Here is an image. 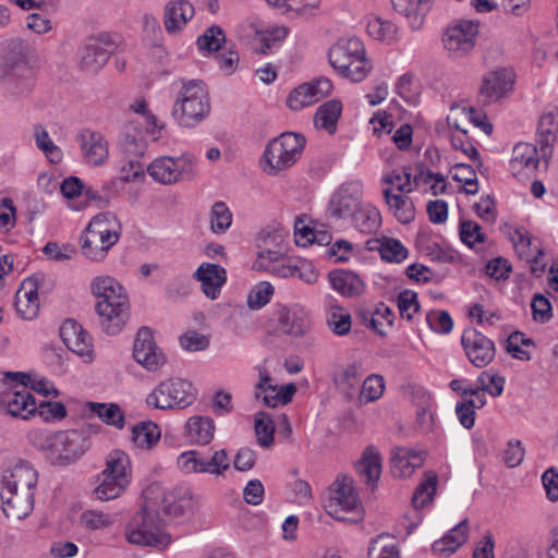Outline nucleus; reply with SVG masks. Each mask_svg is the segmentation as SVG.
<instances>
[{
    "mask_svg": "<svg viewBox=\"0 0 558 558\" xmlns=\"http://www.w3.org/2000/svg\"><path fill=\"white\" fill-rule=\"evenodd\" d=\"M142 547L165 550L172 542L171 534L165 530L166 521L161 513L170 518H181L191 508L192 492L185 486H175L166 490L158 481L142 492Z\"/></svg>",
    "mask_w": 558,
    "mask_h": 558,
    "instance_id": "obj_1",
    "label": "nucleus"
},
{
    "mask_svg": "<svg viewBox=\"0 0 558 558\" xmlns=\"http://www.w3.org/2000/svg\"><path fill=\"white\" fill-rule=\"evenodd\" d=\"M38 474L27 463H19L2 475L0 499L7 518L22 520L34 508V492Z\"/></svg>",
    "mask_w": 558,
    "mask_h": 558,
    "instance_id": "obj_2",
    "label": "nucleus"
},
{
    "mask_svg": "<svg viewBox=\"0 0 558 558\" xmlns=\"http://www.w3.org/2000/svg\"><path fill=\"white\" fill-rule=\"evenodd\" d=\"M97 299L96 312L101 328L108 335L119 333L130 318V301L125 289L113 277L99 276L90 283Z\"/></svg>",
    "mask_w": 558,
    "mask_h": 558,
    "instance_id": "obj_3",
    "label": "nucleus"
},
{
    "mask_svg": "<svg viewBox=\"0 0 558 558\" xmlns=\"http://www.w3.org/2000/svg\"><path fill=\"white\" fill-rule=\"evenodd\" d=\"M538 134L539 149L531 143H519L513 147L510 166L514 175H519L521 171H525L526 175L534 174L542 160L544 167H547L550 147L556 140L555 120L551 114L541 119Z\"/></svg>",
    "mask_w": 558,
    "mask_h": 558,
    "instance_id": "obj_4",
    "label": "nucleus"
},
{
    "mask_svg": "<svg viewBox=\"0 0 558 558\" xmlns=\"http://www.w3.org/2000/svg\"><path fill=\"white\" fill-rule=\"evenodd\" d=\"M119 239L120 225L116 217L110 213L98 214L81 235L82 253L90 260H102Z\"/></svg>",
    "mask_w": 558,
    "mask_h": 558,
    "instance_id": "obj_5",
    "label": "nucleus"
},
{
    "mask_svg": "<svg viewBox=\"0 0 558 558\" xmlns=\"http://www.w3.org/2000/svg\"><path fill=\"white\" fill-rule=\"evenodd\" d=\"M330 65L353 82L363 81L372 70L361 39H339L329 50Z\"/></svg>",
    "mask_w": 558,
    "mask_h": 558,
    "instance_id": "obj_6",
    "label": "nucleus"
},
{
    "mask_svg": "<svg viewBox=\"0 0 558 558\" xmlns=\"http://www.w3.org/2000/svg\"><path fill=\"white\" fill-rule=\"evenodd\" d=\"M140 122L128 120L118 137L119 157L116 161V179L121 183L136 182L140 178Z\"/></svg>",
    "mask_w": 558,
    "mask_h": 558,
    "instance_id": "obj_7",
    "label": "nucleus"
},
{
    "mask_svg": "<svg viewBox=\"0 0 558 558\" xmlns=\"http://www.w3.org/2000/svg\"><path fill=\"white\" fill-rule=\"evenodd\" d=\"M326 510L338 521L356 523L363 519V506L352 477L348 475L337 477L329 488Z\"/></svg>",
    "mask_w": 558,
    "mask_h": 558,
    "instance_id": "obj_8",
    "label": "nucleus"
},
{
    "mask_svg": "<svg viewBox=\"0 0 558 558\" xmlns=\"http://www.w3.org/2000/svg\"><path fill=\"white\" fill-rule=\"evenodd\" d=\"M98 480L99 484L94 489L96 499L108 501L120 497L131 483L128 454L121 450L110 452L106 459V468Z\"/></svg>",
    "mask_w": 558,
    "mask_h": 558,
    "instance_id": "obj_9",
    "label": "nucleus"
},
{
    "mask_svg": "<svg viewBox=\"0 0 558 558\" xmlns=\"http://www.w3.org/2000/svg\"><path fill=\"white\" fill-rule=\"evenodd\" d=\"M11 387L0 391V413L27 420L37 411V403L28 390L31 375L22 372L8 373Z\"/></svg>",
    "mask_w": 558,
    "mask_h": 558,
    "instance_id": "obj_10",
    "label": "nucleus"
},
{
    "mask_svg": "<svg viewBox=\"0 0 558 558\" xmlns=\"http://www.w3.org/2000/svg\"><path fill=\"white\" fill-rule=\"evenodd\" d=\"M210 110L208 95L202 81L183 82L173 107V116L182 126H194Z\"/></svg>",
    "mask_w": 558,
    "mask_h": 558,
    "instance_id": "obj_11",
    "label": "nucleus"
},
{
    "mask_svg": "<svg viewBox=\"0 0 558 558\" xmlns=\"http://www.w3.org/2000/svg\"><path fill=\"white\" fill-rule=\"evenodd\" d=\"M305 146V137L298 133L284 132L271 140L264 153L269 174H277L291 167L300 157Z\"/></svg>",
    "mask_w": 558,
    "mask_h": 558,
    "instance_id": "obj_12",
    "label": "nucleus"
},
{
    "mask_svg": "<svg viewBox=\"0 0 558 558\" xmlns=\"http://www.w3.org/2000/svg\"><path fill=\"white\" fill-rule=\"evenodd\" d=\"M193 384L182 378L161 381L146 398V403L156 409H185L196 400Z\"/></svg>",
    "mask_w": 558,
    "mask_h": 558,
    "instance_id": "obj_13",
    "label": "nucleus"
},
{
    "mask_svg": "<svg viewBox=\"0 0 558 558\" xmlns=\"http://www.w3.org/2000/svg\"><path fill=\"white\" fill-rule=\"evenodd\" d=\"M43 449L52 463L68 464L83 456L86 439L77 430H62L47 436Z\"/></svg>",
    "mask_w": 558,
    "mask_h": 558,
    "instance_id": "obj_14",
    "label": "nucleus"
},
{
    "mask_svg": "<svg viewBox=\"0 0 558 558\" xmlns=\"http://www.w3.org/2000/svg\"><path fill=\"white\" fill-rule=\"evenodd\" d=\"M276 322L274 332L292 337H302L311 328L310 313L301 305L290 307L278 305L272 313L271 322Z\"/></svg>",
    "mask_w": 558,
    "mask_h": 558,
    "instance_id": "obj_15",
    "label": "nucleus"
},
{
    "mask_svg": "<svg viewBox=\"0 0 558 558\" xmlns=\"http://www.w3.org/2000/svg\"><path fill=\"white\" fill-rule=\"evenodd\" d=\"M478 24L461 20L450 25L444 35L445 48L457 57L469 53L475 46Z\"/></svg>",
    "mask_w": 558,
    "mask_h": 558,
    "instance_id": "obj_16",
    "label": "nucleus"
},
{
    "mask_svg": "<svg viewBox=\"0 0 558 558\" xmlns=\"http://www.w3.org/2000/svg\"><path fill=\"white\" fill-rule=\"evenodd\" d=\"M461 343L469 361L478 368L487 366L495 357L496 348L493 340L476 329L464 330Z\"/></svg>",
    "mask_w": 558,
    "mask_h": 558,
    "instance_id": "obj_17",
    "label": "nucleus"
},
{
    "mask_svg": "<svg viewBox=\"0 0 558 558\" xmlns=\"http://www.w3.org/2000/svg\"><path fill=\"white\" fill-rule=\"evenodd\" d=\"M84 161L93 167H100L109 159V143L106 136L92 129H83L76 136Z\"/></svg>",
    "mask_w": 558,
    "mask_h": 558,
    "instance_id": "obj_18",
    "label": "nucleus"
},
{
    "mask_svg": "<svg viewBox=\"0 0 558 558\" xmlns=\"http://www.w3.org/2000/svg\"><path fill=\"white\" fill-rule=\"evenodd\" d=\"M114 41L108 34L90 38L80 51V64L84 71L96 72L108 61Z\"/></svg>",
    "mask_w": 558,
    "mask_h": 558,
    "instance_id": "obj_19",
    "label": "nucleus"
},
{
    "mask_svg": "<svg viewBox=\"0 0 558 558\" xmlns=\"http://www.w3.org/2000/svg\"><path fill=\"white\" fill-rule=\"evenodd\" d=\"M60 337L65 347L81 356L85 363L94 360L92 338L74 319H66L60 327Z\"/></svg>",
    "mask_w": 558,
    "mask_h": 558,
    "instance_id": "obj_20",
    "label": "nucleus"
},
{
    "mask_svg": "<svg viewBox=\"0 0 558 558\" xmlns=\"http://www.w3.org/2000/svg\"><path fill=\"white\" fill-rule=\"evenodd\" d=\"M514 74L511 70L499 68L486 73L482 78L480 96L484 104H493L512 89Z\"/></svg>",
    "mask_w": 558,
    "mask_h": 558,
    "instance_id": "obj_21",
    "label": "nucleus"
},
{
    "mask_svg": "<svg viewBox=\"0 0 558 558\" xmlns=\"http://www.w3.org/2000/svg\"><path fill=\"white\" fill-rule=\"evenodd\" d=\"M182 160V157H158L147 167V172L154 181L160 184L170 185L178 183L184 177V167L181 166Z\"/></svg>",
    "mask_w": 558,
    "mask_h": 558,
    "instance_id": "obj_22",
    "label": "nucleus"
},
{
    "mask_svg": "<svg viewBox=\"0 0 558 558\" xmlns=\"http://www.w3.org/2000/svg\"><path fill=\"white\" fill-rule=\"evenodd\" d=\"M195 9L187 0H171L163 9V25L168 34L180 33L193 19Z\"/></svg>",
    "mask_w": 558,
    "mask_h": 558,
    "instance_id": "obj_23",
    "label": "nucleus"
},
{
    "mask_svg": "<svg viewBox=\"0 0 558 558\" xmlns=\"http://www.w3.org/2000/svg\"><path fill=\"white\" fill-rule=\"evenodd\" d=\"M194 278L201 282L204 294L216 300L227 281V272L220 265L204 263L195 271Z\"/></svg>",
    "mask_w": 558,
    "mask_h": 558,
    "instance_id": "obj_24",
    "label": "nucleus"
},
{
    "mask_svg": "<svg viewBox=\"0 0 558 558\" xmlns=\"http://www.w3.org/2000/svg\"><path fill=\"white\" fill-rule=\"evenodd\" d=\"M424 452L396 448L391 453V473L395 477H409L424 463Z\"/></svg>",
    "mask_w": 558,
    "mask_h": 558,
    "instance_id": "obj_25",
    "label": "nucleus"
},
{
    "mask_svg": "<svg viewBox=\"0 0 558 558\" xmlns=\"http://www.w3.org/2000/svg\"><path fill=\"white\" fill-rule=\"evenodd\" d=\"M142 367L148 372H158L168 363L163 350L156 343L153 330L142 326Z\"/></svg>",
    "mask_w": 558,
    "mask_h": 558,
    "instance_id": "obj_26",
    "label": "nucleus"
},
{
    "mask_svg": "<svg viewBox=\"0 0 558 558\" xmlns=\"http://www.w3.org/2000/svg\"><path fill=\"white\" fill-rule=\"evenodd\" d=\"M15 308L23 319L32 320L37 317L39 313V298L37 286L34 281H23L15 294Z\"/></svg>",
    "mask_w": 558,
    "mask_h": 558,
    "instance_id": "obj_27",
    "label": "nucleus"
},
{
    "mask_svg": "<svg viewBox=\"0 0 558 558\" xmlns=\"http://www.w3.org/2000/svg\"><path fill=\"white\" fill-rule=\"evenodd\" d=\"M367 251H378L381 259L388 263H401L408 257V248L397 239L383 236L369 239L365 243Z\"/></svg>",
    "mask_w": 558,
    "mask_h": 558,
    "instance_id": "obj_28",
    "label": "nucleus"
},
{
    "mask_svg": "<svg viewBox=\"0 0 558 558\" xmlns=\"http://www.w3.org/2000/svg\"><path fill=\"white\" fill-rule=\"evenodd\" d=\"M355 470L365 484L374 487L381 473V457L378 451L372 446L367 447L355 463Z\"/></svg>",
    "mask_w": 558,
    "mask_h": 558,
    "instance_id": "obj_29",
    "label": "nucleus"
},
{
    "mask_svg": "<svg viewBox=\"0 0 558 558\" xmlns=\"http://www.w3.org/2000/svg\"><path fill=\"white\" fill-rule=\"evenodd\" d=\"M510 240L518 256L527 263L537 264L539 258L544 256V251L541 247H533V238L523 227L515 228L510 234Z\"/></svg>",
    "mask_w": 558,
    "mask_h": 558,
    "instance_id": "obj_30",
    "label": "nucleus"
},
{
    "mask_svg": "<svg viewBox=\"0 0 558 558\" xmlns=\"http://www.w3.org/2000/svg\"><path fill=\"white\" fill-rule=\"evenodd\" d=\"M332 288L344 296L360 295L364 291L362 279L350 270H333L328 275Z\"/></svg>",
    "mask_w": 558,
    "mask_h": 558,
    "instance_id": "obj_31",
    "label": "nucleus"
},
{
    "mask_svg": "<svg viewBox=\"0 0 558 558\" xmlns=\"http://www.w3.org/2000/svg\"><path fill=\"white\" fill-rule=\"evenodd\" d=\"M359 207V197L351 193L349 189L341 187L332 195L329 202L328 211L331 217L339 219L348 216L352 217Z\"/></svg>",
    "mask_w": 558,
    "mask_h": 558,
    "instance_id": "obj_32",
    "label": "nucleus"
},
{
    "mask_svg": "<svg viewBox=\"0 0 558 558\" xmlns=\"http://www.w3.org/2000/svg\"><path fill=\"white\" fill-rule=\"evenodd\" d=\"M186 435L194 444L207 445L215 435V422L209 416L190 417L185 425Z\"/></svg>",
    "mask_w": 558,
    "mask_h": 558,
    "instance_id": "obj_33",
    "label": "nucleus"
},
{
    "mask_svg": "<svg viewBox=\"0 0 558 558\" xmlns=\"http://www.w3.org/2000/svg\"><path fill=\"white\" fill-rule=\"evenodd\" d=\"M86 408L106 425L117 429L124 428L125 417L119 404L89 401L86 403Z\"/></svg>",
    "mask_w": 558,
    "mask_h": 558,
    "instance_id": "obj_34",
    "label": "nucleus"
},
{
    "mask_svg": "<svg viewBox=\"0 0 558 558\" xmlns=\"http://www.w3.org/2000/svg\"><path fill=\"white\" fill-rule=\"evenodd\" d=\"M342 112V104L339 100H328L320 105L314 116L316 129L325 130L333 134L337 130V122Z\"/></svg>",
    "mask_w": 558,
    "mask_h": 558,
    "instance_id": "obj_35",
    "label": "nucleus"
},
{
    "mask_svg": "<svg viewBox=\"0 0 558 558\" xmlns=\"http://www.w3.org/2000/svg\"><path fill=\"white\" fill-rule=\"evenodd\" d=\"M468 537V521L463 520L451 529L447 535L436 541L432 549L439 555H450L454 553L462 544L465 543Z\"/></svg>",
    "mask_w": 558,
    "mask_h": 558,
    "instance_id": "obj_36",
    "label": "nucleus"
},
{
    "mask_svg": "<svg viewBox=\"0 0 558 558\" xmlns=\"http://www.w3.org/2000/svg\"><path fill=\"white\" fill-rule=\"evenodd\" d=\"M434 0H390L392 9L411 20L413 24L421 25L423 17L432 9Z\"/></svg>",
    "mask_w": 558,
    "mask_h": 558,
    "instance_id": "obj_37",
    "label": "nucleus"
},
{
    "mask_svg": "<svg viewBox=\"0 0 558 558\" xmlns=\"http://www.w3.org/2000/svg\"><path fill=\"white\" fill-rule=\"evenodd\" d=\"M384 197L399 222L405 225L414 219L415 208L411 198L400 194H392L389 189L384 190Z\"/></svg>",
    "mask_w": 558,
    "mask_h": 558,
    "instance_id": "obj_38",
    "label": "nucleus"
},
{
    "mask_svg": "<svg viewBox=\"0 0 558 558\" xmlns=\"http://www.w3.org/2000/svg\"><path fill=\"white\" fill-rule=\"evenodd\" d=\"M352 221L356 230L365 234H371L380 228L381 216L377 208L371 205H360L352 216Z\"/></svg>",
    "mask_w": 558,
    "mask_h": 558,
    "instance_id": "obj_39",
    "label": "nucleus"
},
{
    "mask_svg": "<svg viewBox=\"0 0 558 558\" xmlns=\"http://www.w3.org/2000/svg\"><path fill=\"white\" fill-rule=\"evenodd\" d=\"M5 64L15 74L17 70H22L24 77L27 81H33L35 76L34 69L29 65V59L26 48L22 44L14 45L13 48L5 54Z\"/></svg>",
    "mask_w": 558,
    "mask_h": 558,
    "instance_id": "obj_40",
    "label": "nucleus"
},
{
    "mask_svg": "<svg viewBox=\"0 0 558 558\" xmlns=\"http://www.w3.org/2000/svg\"><path fill=\"white\" fill-rule=\"evenodd\" d=\"M34 137L36 146L51 163H59L63 158L62 149L53 143L48 131L43 125H35Z\"/></svg>",
    "mask_w": 558,
    "mask_h": 558,
    "instance_id": "obj_41",
    "label": "nucleus"
},
{
    "mask_svg": "<svg viewBox=\"0 0 558 558\" xmlns=\"http://www.w3.org/2000/svg\"><path fill=\"white\" fill-rule=\"evenodd\" d=\"M366 29L371 37L381 43L391 44L397 38L398 28L395 23L379 16L371 17Z\"/></svg>",
    "mask_w": 558,
    "mask_h": 558,
    "instance_id": "obj_42",
    "label": "nucleus"
},
{
    "mask_svg": "<svg viewBox=\"0 0 558 558\" xmlns=\"http://www.w3.org/2000/svg\"><path fill=\"white\" fill-rule=\"evenodd\" d=\"M225 31L219 25H211L197 38V47L203 53L219 51L226 43Z\"/></svg>",
    "mask_w": 558,
    "mask_h": 558,
    "instance_id": "obj_43",
    "label": "nucleus"
},
{
    "mask_svg": "<svg viewBox=\"0 0 558 558\" xmlns=\"http://www.w3.org/2000/svg\"><path fill=\"white\" fill-rule=\"evenodd\" d=\"M114 515L101 510L88 509L82 512L80 522L88 531L106 530L113 525Z\"/></svg>",
    "mask_w": 558,
    "mask_h": 558,
    "instance_id": "obj_44",
    "label": "nucleus"
},
{
    "mask_svg": "<svg viewBox=\"0 0 558 558\" xmlns=\"http://www.w3.org/2000/svg\"><path fill=\"white\" fill-rule=\"evenodd\" d=\"M437 483L438 477L434 472L425 474V481L415 488L412 497V504L415 508H423L433 500Z\"/></svg>",
    "mask_w": 558,
    "mask_h": 558,
    "instance_id": "obj_45",
    "label": "nucleus"
},
{
    "mask_svg": "<svg viewBox=\"0 0 558 558\" xmlns=\"http://www.w3.org/2000/svg\"><path fill=\"white\" fill-rule=\"evenodd\" d=\"M278 276L282 278L298 277L306 283H314L318 279V272L314 269L312 264L302 262L300 265H281L276 268Z\"/></svg>",
    "mask_w": 558,
    "mask_h": 558,
    "instance_id": "obj_46",
    "label": "nucleus"
},
{
    "mask_svg": "<svg viewBox=\"0 0 558 558\" xmlns=\"http://www.w3.org/2000/svg\"><path fill=\"white\" fill-rule=\"evenodd\" d=\"M275 424L269 414L258 412L255 418V434L257 442L268 448L274 442Z\"/></svg>",
    "mask_w": 558,
    "mask_h": 558,
    "instance_id": "obj_47",
    "label": "nucleus"
},
{
    "mask_svg": "<svg viewBox=\"0 0 558 558\" xmlns=\"http://www.w3.org/2000/svg\"><path fill=\"white\" fill-rule=\"evenodd\" d=\"M232 222V214L226 203L217 202L210 211V229L215 233H223Z\"/></svg>",
    "mask_w": 558,
    "mask_h": 558,
    "instance_id": "obj_48",
    "label": "nucleus"
},
{
    "mask_svg": "<svg viewBox=\"0 0 558 558\" xmlns=\"http://www.w3.org/2000/svg\"><path fill=\"white\" fill-rule=\"evenodd\" d=\"M178 464L186 473H210L208 460L201 458L194 450L181 453Z\"/></svg>",
    "mask_w": 558,
    "mask_h": 558,
    "instance_id": "obj_49",
    "label": "nucleus"
},
{
    "mask_svg": "<svg viewBox=\"0 0 558 558\" xmlns=\"http://www.w3.org/2000/svg\"><path fill=\"white\" fill-rule=\"evenodd\" d=\"M274 291V287L269 282H259L247 294V306L251 310H259L264 307L269 303Z\"/></svg>",
    "mask_w": 558,
    "mask_h": 558,
    "instance_id": "obj_50",
    "label": "nucleus"
},
{
    "mask_svg": "<svg viewBox=\"0 0 558 558\" xmlns=\"http://www.w3.org/2000/svg\"><path fill=\"white\" fill-rule=\"evenodd\" d=\"M328 326L330 329L339 335H347L351 329V315L340 306H332L328 316Z\"/></svg>",
    "mask_w": 558,
    "mask_h": 558,
    "instance_id": "obj_51",
    "label": "nucleus"
},
{
    "mask_svg": "<svg viewBox=\"0 0 558 558\" xmlns=\"http://www.w3.org/2000/svg\"><path fill=\"white\" fill-rule=\"evenodd\" d=\"M288 35V28L284 26L274 27L266 33H257L260 40V47L256 48L255 51L258 53L267 54L272 47L283 40Z\"/></svg>",
    "mask_w": 558,
    "mask_h": 558,
    "instance_id": "obj_52",
    "label": "nucleus"
},
{
    "mask_svg": "<svg viewBox=\"0 0 558 558\" xmlns=\"http://www.w3.org/2000/svg\"><path fill=\"white\" fill-rule=\"evenodd\" d=\"M400 316L411 320L413 315L420 310L417 294L411 290H404L399 293L397 299Z\"/></svg>",
    "mask_w": 558,
    "mask_h": 558,
    "instance_id": "obj_53",
    "label": "nucleus"
},
{
    "mask_svg": "<svg viewBox=\"0 0 558 558\" xmlns=\"http://www.w3.org/2000/svg\"><path fill=\"white\" fill-rule=\"evenodd\" d=\"M258 267L270 271L278 276L276 268L281 265H287L283 259V254L279 250H263L258 253L257 262Z\"/></svg>",
    "mask_w": 558,
    "mask_h": 558,
    "instance_id": "obj_54",
    "label": "nucleus"
},
{
    "mask_svg": "<svg viewBox=\"0 0 558 558\" xmlns=\"http://www.w3.org/2000/svg\"><path fill=\"white\" fill-rule=\"evenodd\" d=\"M142 119L146 133L151 136L153 142H157L161 137L166 125L148 109L144 100H142Z\"/></svg>",
    "mask_w": 558,
    "mask_h": 558,
    "instance_id": "obj_55",
    "label": "nucleus"
},
{
    "mask_svg": "<svg viewBox=\"0 0 558 558\" xmlns=\"http://www.w3.org/2000/svg\"><path fill=\"white\" fill-rule=\"evenodd\" d=\"M385 381L380 375L368 376L361 387V398L366 401H375L383 396Z\"/></svg>",
    "mask_w": 558,
    "mask_h": 558,
    "instance_id": "obj_56",
    "label": "nucleus"
},
{
    "mask_svg": "<svg viewBox=\"0 0 558 558\" xmlns=\"http://www.w3.org/2000/svg\"><path fill=\"white\" fill-rule=\"evenodd\" d=\"M460 238L464 244L473 247L475 243L484 242L485 234L478 223L468 220L460 223Z\"/></svg>",
    "mask_w": 558,
    "mask_h": 558,
    "instance_id": "obj_57",
    "label": "nucleus"
},
{
    "mask_svg": "<svg viewBox=\"0 0 558 558\" xmlns=\"http://www.w3.org/2000/svg\"><path fill=\"white\" fill-rule=\"evenodd\" d=\"M296 392V386L293 383L280 386V389L275 395L263 396V403L269 408L284 405L289 403Z\"/></svg>",
    "mask_w": 558,
    "mask_h": 558,
    "instance_id": "obj_58",
    "label": "nucleus"
},
{
    "mask_svg": "<svg viewBox=\"0 0 558 558\" xmlns=\"http://www.w3.org/2000/svg\"><path fill=\"white\" fill-rule=\"evenodd\" d=\"M429 327L439 333H448L453 327L451 316L447 311H433L426 316Z\"/></svg>",
    "mask_w": 558,
    "mask_h": 558,
    "instance_id": "obj_59",
    "label": "nucleus"
},
{
    "mask_svg": "<svg viewBox=\"0 0 558 558\" xmlns=\"http://www.w3.org/2000/svg\"><path fill=\"white\" fill-rule=\"evenodd\" d=\"M303 85H307L310 88V90L306 92L311 100H313V105L328 97L332 90V83L327 77H319L312 82L304 83Z\"/></svg>",
    "mask_w": 558,
    "mask_h": 558,
    "instance_id": "obj_60",
    "label": "nucleus"
},
{
    "mask_svg": "<svg viewBox=\"0 0 558 558\" xmlns=\"http://www.w3.org/2000/svg\"><path fill=\"white\" fill-rule=\"evenodd\" d=\"M180 344L186 351H203L208 348L209 338L195 330H191L180 337Z\"/></svg>",
    "mask_w": 558,
    "mask_h": 558,
    "instance_id": "obj_61",
    "label": "nucleus"
},
{
    "mask_svg": "<svg viewBox=\"0 0 558 558\" xmlns=\"http://www.w3.org/2000/svg\"><path fill=\"white\" fill-rule=\"evenodd\" d=\"M532 314L533 318L536 322L546 323L553 316V308L549 300L545 298L543 294H535L533 296L532 303Z\"/></svg>",
    "mask_w": 558,
    "mask_h": 558,
    "instance_id": "obj_62",
    "label": "nucleus"
},
{
    "mask_svg": "<svg viewBox=\"0 0 558 558\" xmlns=\"http://www.w3.org/2000/svg\"><path fill=\"white\" fill-rule=\"evenodd\" d=\"M37 411L45 421L62 420L68 414L63 403L52 401L40 402L37 404Z\"/></svg>",
    "mask_w": 558,
    "mask_h": 558,
    "instance_id": "obj_63",
    "label": "nucleus"
},
{
    "mask_svg": "<svg viewBox=\"0 0 558 558\" xmlns=\"http://www.w3.org/2000/svg\"><path fill=\"white\" fill-rule=\"evenodd\" d=\"M368 558H400V556L396 546L386 544V542L379 537L371 543Z\"/></svg>",
    "mask_w": 558,
    "mask_h": 558,
    "instance_id": "obj_64",
    "label": "nucleus"
}]
</instances>
